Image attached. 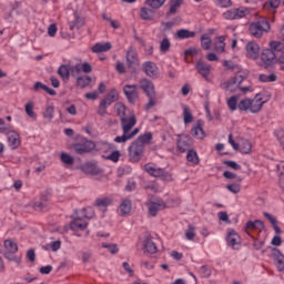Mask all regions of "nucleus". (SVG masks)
I'll return each instance as SVG.
<instances>
[{
	"label": "nucleus",
	"instance_id": "nucleus-1",
	"mask_svg": "<svg viewBox=\"0 0 284 284\" xmlns=\"http://www.w3.org/2000/svg\"><path fill=\"white\" fill-rule=\"evenodd\" d=\"M118 114L120 116L122 132L124 134H132L134 132L132 129L136 125V115L134 113L128 115V108L123 104L118 108Z\"/></svg>",
	"mask_w": 284,
	"mask_h": 284
},
{
	"label": "nucleus",
	"instance_id": "nucleus-2",
	"mask_svg": "<svg viewBox=\"0 0 284 284\" xmlns=\"http://www.w3.org/2000/svg\"><path fill=\"white\" fill-rule=\"evenodd\" d=\"M245 79H247V74L239 71L234 78L225 83V90H227V92H237V90L244 93L252 92V87H241V83H243Z\"/></svg>",
	"mask_w": 284,
	"mask_h": 284
},
{
	"label": "nucleus",
	"instance_id": "nucleus-3",
	"mask_svg": "<svg viewBox=\"0 0 284 284\" xmlns=\"http://www.w3.org/2000/svg\"><path fill=\"white\" fill-rule=\"evenodd\" d=\"M272 30V26L270 24V20L267 18L262 17L257 21L252 22L248 27V32L255 39H261L264 32H270Z\"/></svg>",
	"mask_w": 284,
	"mask_h": 284
},
{
	"label": "nucleus",
	"instance_id": "nucleus-4",
	"mask_svg": "<svg viewBox=\"0 0 284 284\" xmlns=\"http://www.w3.org/2000/svg\"><path fill=\"white\" fill-rule=\"evenodd\" d=\"M4 250H6L3 253L4 258H7L8 261H12L18 265L21 263V257L14 255L17 254V252H19V246L14 243V241L6 240Z\"/></svg>",
	"mask_w": 284,
	"mask_h": 284
},
{
	"label": "nucleus",
	"instance_id": "nucleus-5",
	"mask_svg": "<svg viewBox=\"0 0 284 284\" xmlns=\"http://www.w3.org/2000/svg\"><path fill=\"white\" fill-rule=\"evenodd\" d=\"M247 14H250V8L241 7L226 10L222 13V17L226 21H236L239 19H245Z\"/></svg>",
	"mask_w": 284,
	"mask_h": 284
},
{
	"label": "nucleus",
	"instance_id": "nucleus-6",
	"mask_svg": "<svg viewBox=\"0 0 284 284\" xmlns=\"http://www.w3.org/2000/svg\"><path fill=\"white\" fill-rule=\"evenodd\" d=\"M144 170L150 176L160 178L162 181H172V175L170 173L154 164H145Z\"/></svg>",
	"mask_w": 284,
	"mask_h": 284
},
{
	"label": "nucleus",
	"instance_id": "nucleus-7",
	"mask_svg": "<svg viewBox=\"0 0 284 284\" xmlns=\"http://www.w3.org/2000/svg\"><path fill=\"white\" fill-rule=\"evenodd\" d=\"M139 85L136 84H126L123 88V92L125 94L126 100L131 105H134L136 101H139V91H138Z\"/></svg>",
	"mask_w": 284,
	"mask_h": 284
},
{
	"label": "nucleus",
	"instance_id": "nucleus-8",
	"mask_svg": "<svg viewBox=\"0 0 284 284\" xmlns=\"http://www.w3.org/2000/svg\"><path fill=\"white\" fill-rule=\"evenodd\" d=\"M243 230L247 236H252V233L250 232H263V230H265V223H263L261 220H250L246 222Z\"/></svg>",
	"mask_w": 284,
	"mask_h": 284
},
{
	"label": "nucleus",
	"instance_id": "nucleus-9",
	"mask_svg": "<svg viewBox=\"0 0 284 284\" xmlns=\"http://www.w3.org/2000/svg\"><path fill=\"white\" fill-rule=\"evenodd\" d=\"M146 207H148L149 214L151 216H156V214H159V212H161V210H165L166 205L163 200L155 199V200L149 201L146 203Z\"/></svg>",
	"mask_w": 284,
	"mask_h": 284
},
{
	"label": "nucleus",
	"instance_id": "nucleus-10",
	"mask_svg": "<svg viewBox=\"0 0 284 284\" xmlns=\"http://www.w3.org/2000/svg\"><path fill=\"white\" fill-rule=\"evenodd\" d=\"M97 148V145L94 144V142L87 140L82 143H75L73 145V150L75 152V154H88L90 152H92V150H94Z\"/></svg>",
	"mask_w": 284,
	"mask_h": 284
},
{
	"label": "nucleus",
	"instance_id": "nucleus-11",
	"mask_svg": "<svg viewBox=\"0 0 284 284\" xmlns=\"http://www.w3.org/2000/svg\"><path fill=\"white\" fill-rule=\"evenodd\" d=\"M143 150H145V146L138 144V142H133L129 148V156L131 161H134L135 163L141 161V158L143 156Z\"/></svg>",
	"mask_w": 284,
	"mask_h": 284
},
{
	"label": "nucleus",
	"instance_id": "nucleus-12",
	"mask_svg": "<svg viewBox=\"0 0 284 284\" xmlns=\"http://www.w3.org/2000/svg\"><path fill=\"white\" fill-rule=\"evenodd\" d=\"M263 105H265V101H263L261 94H256L253 99H250L248 112L252 114H258V112L263 110Z\"/></svg>",
	"mask_w": 284,
	"mask_h": 284
},
{
	"label": "nucleus",
	"instance_id": "nucleus-13",
	"mask_svg": "<svg viewBox=\"0 0 284 284\" xmlns=\"http://www.w3.org/2000/svg\"><path fill=\"white\" fill-rule=\"evenodd\" d=\"M88 227V220L84 217H81L78 213V216L74 217L70 223V229L72 232H83V230H87Z\"/></svg>",
	"mask_w": 284,
	"mask_h": 284
},
{
	"label": "nucleus",
	"instance_id": "nucleus-14",
	"mask_svg": "<svg viewBox=\"0 0 284 284\" xmlns=\"http://www.w3.org/2000/svg\"><path fill=\"white\" fill-rule=\"evenodd\" d=\"M83 72L84 74H90L92 72V64L90 62L77 63L71 68V75L79 77Z\"/></svg>",
	"mask_w": 284,
	"mask_h": 284
},
{
	"label": "nucleus",
	"instance_id": "nucleus-15",
	"mask_svg": "<svg viewBox=\"0 0 284 284\" xmlns=\"http://www.w3.org/2000/svg\"><path fill=\"white\" fill-rule=\"evenodd\" d=\"M226 243L232 250H239L241 247V236L236 231L232 230L227 233Z\"/></svg>",
	"mask_w": 284,
	"mask_h": 284
},
{
	"label": "nucleus",
	"instance_id": "nucleus-16",
	"mask_svg": "<svg viewBox=\"0 0 284 284\" xmlns=\"http://www.w3.org/2000/svg\"><path fill=\"white\" fill-rule=\"evenodd\" d=\"M271 257L274 261L278 272H284V255L278 248H272Z\"/></svg>",
	"mask_w": 284,
	"mask_h": 284
},
{
	"label": "nucleus",
	"instance_id": "nucleus-17",
	"mask_svg": "<svg viewBox=\"0 0 284 284\" xmlns=\"http://www.w3.org/2000/svg\"><path fill=\"white\" fill-rule=\"evenodd\" d=\"M7 139L11 150H17L21 145V135L17 131H8Z\"/></svg>",
	"mask_w": 284,
	"mask_h": 284
},
{
	"label": "nucleus",
	"instance_id": "nucleus-18",
	"mask_svg": "<svg viewBox=\"0 0 284 284\" xmlns=\"http://www.w3.org/2000/svg\"><path fill=\"white\" fill-rule=\"evenodd\" d=\"M204 125L205 122H203V120H197L192 126L191 134L195 139L203 140V138L205 136V130H203Z\"/></svg>",
	"mask_w": 284,
	"mask_h": 284
},
{
	"label": "nucleus",
	"instance_id": "nucleus-19",
	"mask_svg": "<svg viewBox=\"0 0 284 284\" xmlns=\"http://www.w3.org/2000/svg\"><path fill=\"white\" fill-rule=\"evenodd\" d=\"M126 64L128 68L132 70H136L139 68V57L136 55V51L130 48L126 52Z\"/></svg>",
	"mask_w": 284,
	"mask_h": 284
},
{
	"label": "nucleus",
	"instance_id": "nucleus-20",
	"mask_svg": "<svg viewBox=\"0 0 284 284\" xmlns=\"http://www.w3.org/2000/svg\"><path fill=\"white\" fill-rule=\"evenodd\" d=\"M261 59L265 65H274L276 63V54L271 49H264L261 54Z\"/></svg>",
	"mask_w": 284,
	"mask_h": 284
},
{
	"label": "nucleus",
	"instance_id": "nucleus-21",
	"mask_svg": "<svg viewBox=\"0 0 284 284\" xmlns=\"http://www.w3.org/2000/svg\"><path fill=\"white\" fill-rule=\"evenodd\" d=\"M139 89L143 90V92L146 94V97L156 94V91H154V83H152V81H150L148 79L140 80Z\"/></svg>",
	"mask_w": 284,
	"mask_h": 284
},
{
	"label": "nucleus",
	"instance_id": "nucleus-22",
	"mask_svg": "<svg viewBox=\"0 0 284 284\" xmlns=\"http://www.w3.org/2000/svg\"><path fill=\"white\" fill-rule=\"evenodd\" d=\"M246 52L250 59H258V54H261V48L256 42H248L246 44Z\"/></svg>",
	"mask_w": 284,
	"mask_h": 284
},
{
	"label": "nucleus",
	"instance_id": "nucleus-23",
	"mask_svg": "<svg viewBox=\"0 0 284 284\" xmlns=\"http://www.w3.org/2000/svg\"><path fill=\"white\" fill-rule=\"evenodd\" d=\"M140 130L139 128H135L130 134L123 132L122 135H118L114 138V143H128V141L134 139L136 134H139Z\"/></svg>",
	"mask_w": 284,
	"mask_h": 284
},
{
	"label": "nucleus",
	"instance_id": "nucleus-24",
	"mask_svg": "<svg viewBox=\"0 0 284 284\" xmlns=\"http://www.w3.org/2000/svg\"><path fill=\"white\" fill-rule=\"evenodd\" d=\"M195 68L199 72V74H201V77H203V79H207V77H210L212 65L200 60V61H197Z\"/></svg>",
	"mask_w": 284,
	"mask_h": 284
},
{
	"label": "nucleus",
	"instance_id": "nucleus-25",
	"mask_svg": "<svg viewBox=\"0 0 284 284\" xmlns=\"http://www.w3.org/2000/svg\"><path fill=\"white\" fill-rule=\"evenodd\" d=\"M110 50H112V43L110 42H98L91 48V51L94 54H101V52H110Z\"/></svg>",
	"mask_w": 284,
	"mask_h": 284
},
{
	"label": "nucleus",
	"instance_id": "nucleus-26",
	"mask_svg": "<svg viewBox=\"0 0 284 284\" xmlns=\"http://www.w3.org/2000/svg\"><path fill=\"white\" fill-rule=\"evenodd\" d=\"M143 70L146 74V77H156L159 74V68L156 67V63L154 62H144L143 63Z\"/></svg>",
	"mask_w": 284,
	"mask_h": 284
},
{
	"label": "nucleus",
	"instance_id": "nucleus-27",
	"mask_svg": "<svg viewBox=\"0 0 284 284\" xmlns=\"http://www.w3.org/2000/svg\"><path fill=\"white\" fill-rule=\"evenodd\" d=\"M118 100H119V91H116V89H112L102 100V102L105 103L106 105H112V103H114V101H118Z\"/></svg>",
	"mask_w": 284,
	"mask_h": 284
},
{
	"label": "nucleus",
	"instance_id": "nucleus-28",
	"mask_svg": "<svg viewBox=\"0 0 284 284\" xmlns=\"http://www.w3.org/2000/svg\"><path fill=\"white\" fill-rule=\"evenodd\" d=\"M183 122L184 125H190L194 121V115L192 114V110L187 105H183Z\"/></svg>",
	"mask_w": 284,
	"mask_h": 284
},
{
	"label": "nucleus",
	"instance_id": "nucleus-29",
	"mask_svg": "<svg viewBox=\"0 0 284 284\" xmlns=\"http://www.w3.org/2000/svg\"><path fill=\"white\" fill-rule=\"evenodd\" d=\"M153 135L151 132H146L138 138V143L139 145H142V148H145V145H150L152 143Z\"/></svg>",
	"mask_w": 284,
	"mask_h": 284
},
{
	"label": "nucleus",
	"instance_id": "nucleus-30",
	"mask_svg": "<svg viewBox=\"0 0 284 284\" xmlns=\"http://www.w3.org/2000/svg\"><path fill=\"white\" fill-rule=\"evenodd\" d=\"M140 17L143 21H152L154 19V11L150 8L143 7L140 9Z\"/></svg>",
	"mask_w": 284,
	"mask_h": 284
},
{
	"label": "nucleus",
	"instance_id": "nucleus-31",
	"mask_svg": "<svg viewBox=\"0 0 284 284\" xmlns=\"http://www.w3.org/2000/svg\"><path fill=\"white\" fill-rule=\"evenodd\" d=\"M186 161L192 163V165H199L201 160L199 159V153L195 150H187L186 152Z\"/></svg>",
	"mask_w": 284,
	"mask_h": 284
},
{
	"label": "nucleus",
	"instance_id": "nucleus-32",
	"mask_svg": "<svg viewBox=\"0 0 284 284\" xmlns=\"http://www.w3.org/2000/svg\"><path fill=\"white\" fill-rule=\"evenodd\" d=\"M82 219H85L88 221L89 219H93L94 216V209L92 206H87L79 211L78 213Z\"/></svg>",
	"mask_w": 284,
	"mask_h": 284
},
{
	"label": "nucleus",
	"instance_id": "nucleus-33",
	"mask_svg": "<svg viewBox=\"0 0 284 284\" xmlns=\"http://www.w3.org/2000/svg\"><path fill=\"white\" fill-rule=\"evenodd\" d=\"M70 72H72V69L70 70V68L65 64H62L58 70V74L61 77V79H63V81L70 80Z\"/></svg>",
	"mask_w": 284,
	"mask_h": 284
},
{
	"label": "nucleus",
	"instance_id": "nucleus-34",
	"mask_svg": "<svg viewBox=\"0 0 284 284\" xmlns=\"http://www.w3.org/2000/svg\"><path fill=\"white\" fill-rule=\"evenodd\" d=\"M82 172H84V174H99V168L95 166L94 163H87L82 165Z\"/></svg>",
	"mask_w": 284,
	"mask_h": 284
},
{
	"label": "nucleus",
	"instance_id": "nucleus-35",
	"mask_svg": "<svg viewBox=\"0 0 284 284\" xmlns=\"http://www.w3.org/2000/svg\"><path fill=\"white\" fill-rule=\"evenodd\" d=\"M92 83V78L90 75H81L77 78V85L79 88H88Z\"/></svg>",
	"mask_w": 284,
	"mask_h": 284
},
{
	"label": "nucleus",
	"instance_id": "nucleus-36",
	"mask_svg": "<svg viewBox=\"0 0 284 284\" xmlns=\"http://www.w3.org/2000/svg\"><path fill=\"white\" fill-rule=\"evenodd\" d=\"M120 212L122 215L125 214H130V212H132V201L130 200H124L121 204H120Z\"/></svg>",
	"mask_w": 284,
	"mask_h": 284
},
{
	"label": "nucleus",
	"instance_id": "nucleus-37",
	"mask_svg": "<svg viewBox=\"0 0 284 284\" xmlns=\"http://www.w3.org/2000/svg\"><path fill=\"white\" fill-rule=\"evenodd\" d=\"M144 252H148L149 254H156V244L152 240H146L144 242Z\"/></svg>",
	"mask_w": 284,
	"mask_h": 284
},
{
	"label": "nucleus",
	"instance_id": "nucleus-38",
	"mask_svg": "<svg viewBox=\"0 0 284 284\" xmlns=\"http://www.w3.org/2000/svg\"><path fill=\"white\" fill-rule=\"evenodd\" d=\"M178 11H179V0H171L169 3V11L166 12L168 19L174 16V13Z\"/></svg>",
	"mask_w": 284,
	"mask_h": 284
},
{
	"label": "nucleus",
	"instance_id": "nucleus-39",
	"mask_svg": "<svg viewBox=\"0 0 284 284\" xmlns=\"http://www.w3.org/2000/svg\"><path fill=\"white\" fill-rule=\"evenodd\" d=\"M149 99V102L144 105V110L148 112L152 110L159 103V100L156 99V93H153L151 95H146Z\"/></svg>",
	"mask_w": 284,
	"mask_h": 284
},
{
	"label": "nucleus",
	"instance_id": "nucleus-40",
	"mask_svg": "<svg viewBox=\"0 0 284 284\" xmlns=\"http://www.w3.org/2000/svg\"><path fill=\"white\" fill-rule=\"evenodd\" d=\"M199 274L202 278H210L212 276V267L210 265H202L199 268Z\"/></svg>",
	"mask_w": 284,
	"mask_h": 284
},
{
	"label": "nucleus",
	"instance_id": "nucleus-41",
	"mask_svg": "<svg viewBox=\"0 0 284 284\" xmlns=\"http://www.w3.org/2000/svg\"><path fill=\"white\" fill-rule=\"evenodd\" d=\"M24 112L30 119H37V113L34 112V102H28L24 105Z\"/></svg>",
	"mask_w": 284,
	"mask_h": 284
},
{
	"label": "nucleus",
	"instance_id": "nucleus-42",
	"mask_svg": "<svg viewBox=\"0 0 284 284\" xmlns=\"http://www.w3.org/2000/svg\"><path fill=\"white\" fill-rule=\"evenodd\" d=\"M196 37V32L190 31L187 29L179 30V39H194Z\"/></svg>",
	"mask_w": 284,
	"mask_h": 284
},
{
	"label": "nucleus",
	"instance_id": "nucleus-43",
	"mask_svg": "<svg viewBox=\"0 0 284 284\" xmlns=\"http://www.w3.org/2000/svg\"><path fill=\"white\" fill-rule=\"evenodd\" d=\"M166 0H146V6L149 8H152L153 10H159V8H162V6L165 4Z\"/></svg>",
	"mask_w": 284,
	"mask_h": 284
},
{
	"label": "nucleus",
	"instance_id": "nucleus-44",
	"mask_svg": "<svg viewBox=\"0 0 284 284\" xmlns=\"http://www.w3.org/2000/svg\"><path fill=\"white\" fill-rule=\"evenodd\" d=\"M111 204H112V200L110 197H102L95 201V205L98 207H101L103 211H105L108 205H111Z\"/></svg>",
	"mask_w": 284,
	"mask_h": 284
},
{
	"label": "nucleus",
	"instance_id": "nucleus-45",
	"mask_svg": "<svg viewBox=\"0 0 284 284\" xmlns=\"http://www.w3.org/2000/svg\"><path fill=\"white\" fill-rule=\"evenodd\" d=\"M237 109L240 112H250V98L242 99L237 104Z\"/></svg>",
	"mask_w": 284,
	"mask_h": 284
},
{
	"label": "nucleus",
	"instance_id": "nucleus-46",
	"mask_svg": "<svg viewBox=\"0 0 284 284\" xmlns=\"http://www.w3.org/2000/svg\"><path fill=\"white\" fill-rule=\"evenodd\" d=\"M201 45L203 50H210V48H212V38L207 34H203L201 37Z\"/></svg>",
	"mask_w": 284,
	"mask_h": 284
},
{
	"label": "nucleus",
	"instance_id": "nucleus-47",
	"mask_svg": "<svg viewBox=\"0 0 284 284\" xmlns=\"http://www.w3.org/2000/svg\"><path fill=\"white\" fill-rule=\"evenodd\" d=\"M195 237H196V227L190 224L187 226V230L185 231V239L187 241H194Z\"/></svg>",
	"mask_w": 284,
	"mask_h": 284
},
{
	"label": "nucleus",
	"instance_id": "nucleus-48",
	"mask_svg": "<svg viewBox=\"0 0 284 284\" xmlns=\"http://www.w3.org/2000/svg\"><path fill=\"white\" fill-rule=\"evenodd\" d=\"M102 19L104 21H108L110 23L111 28H113L114 30H119V28H121V23H119V21H116V20H112V18H110V16H108V13H103Z\"/></svg>",
	"mask_w": 284,
	"mask_h": 284
},
{
	"label": "nucleus",
	"instance_id": "nucleus-49",
	"mask_svg": "<svg viewBox=\"0 0 284 284\" xmlns=\"http://www.w3.org/2000/svg\"><path fill=\"white\" fill-rule=\"evenodd\" d=\"M239 150L242 154H250L252 152V143H250V141H244L239 146Z\"/></svg>",
	"mask_w": 284,
	"mask_h": 284
},
{
	"label": "nucleus",
	"instance_id": "nucleus-50",
	"mask_svg": "<svg viewBox=\"0 0 284 284\" xmlns=\"http://www.w3.org/2000/svg\"><path fill=\"white\" fill-rule=\"evenodd\" d=\"M280 6H281V0H267L264 3V9L270 10V8H272V10H276L278 9Z\"/></svg>",
	"mask_w": 284,
	"mask_h": 284
},
{
	"label": "nucleus",
	"instance_id": "nucleus-51",
	"mask_svg": "<svg viewBox=\"0 0 284 284\" xmlns=\"http://www.w3.org/2000/svg\"><path fill=\"white\" fill-rule=\"evenodd\" d=\"M270 50H272L273 52H283L284 50V44L282 42L278 41H271L270 42Z\"/></svg>",
	"mask_w": 284,
	"mask_h": 284
},
{
	"label": "nucleus",
	"instance_id": "nucleus-52",
	"mask_svg": "<svg viewBox=\"0 0 284 284\" xmlns=\"http://www.w3.org/2000/svg\"><path fill=\"white\" fill-rule=\"evenodd\" d=\"M213 2L217 8H232L233 6L232 0H213Z\"/></svg>",
	"mask_w": 284,
	"mask_h": 284
},
{
	"label": "nucleus",
	"instance_id": "nucleus-53",
	"mask_svg": "<svg viewBox=\"0 0 284 284\" xmlns=\"http://www.w3.org/2000/svg\"><path fill=\"white\" fill-rule=\"evenodd\" d=\"M237 101H239V97H236V95H233L227 100V105H229L230 110L234 111V110H236V108H239Z\"/></svg>",
	"mask_w": 284,
	"mask_h": 284
},
{
	"label": "nucleus",
	"instance_id": "nucleus-54",
	"mask_svg": "<svg viewBox=\"0 0 284 284\" xmlns=\"http://www.w3.org/2000/svg\"><path fill=\"white\" fill-rule=\"evenodd\" d=\"M43 116L44 119H48V121H52V119H54V106H47Z\"/></svg>",
	"mask_w": 284,
	"mask_h": 284
},
{
	"label": "nucleus",
	"instance_id": "nucleus-55",
	"mask_svg": "<svg viewBox=\"0 0 284 284\" xmlns=\"http://www.w3.org/2000/svg\"><path fill=\"white\" fill-rule=\"evenodd\" d=\"M102 247L108 250L110 252V254H118L119 253V246L116 244L102 243Z\"/></svg>",
	"mask_w": 284,
	"mask_h": 284
},
{
	"label": "nucleus",
	"instance_id": "nucleus-56",
	"mask_svg": "<svg viewBox=\"0 0 284 284\" xmlns=\"http://www.w3.org/2000/svg\"><path fill=\"white\" fill-rule=\"evenodd\" d=\"M60 159L62 163H65V165H72L74 163V158L68 153H62Z\"/></svg>",
	"mask_w": 284,
	"mask_h": 284
},
{
	"label": "nucleus",
	"instance_id": "nucleus-57",
	"mask_svg": "<svg viewBox=\"0 0 284 284\" xmlns=\"http://www.w3.org/2000/svg\"><path fill=\"white\" fill-rule=\"evenodd\" d=\"M160 50H161V52H168V50H170V40L168 38H164L161 41Z\"/></svg>",
	"mask_w": 284,
	"mask_h": 284
},
{
	"label": "nucleus",
	"instance_id": "nucleus-58",
	"mask_svg": "<svg viewBox=\"0 0 284 284\" xmlns=\"http://www.w3.org/2000/svg\"><path fill=\"white\" fill-rule=\"evenodd\" d=\"M109 161H112L113 163H119V159H121V152L113 151L109 156Z\"/></svg>",
	"mask_w": 284,
	"mask_h": 284
},
{
	"label": "nucleus",
	"instance_id": "nucleus-59",
	"mask_svg": "<svg viewBox=\"0 0 284 284\" xmlns=\"http://www.w3.org/2000/svg\"><path fill=\"white\" fill-rule=\"evenodd\" d=\"M226 190H229V192H232L233 194H239V192H241V185L240 184H229L226 186Z\"/></svg>",
	"mask_w": 284,
	"mask_h": 284
},
{
	"label": "nucleus",
	"instance_id": "nucleus-60",
	"mask_svg": "<svg viewBox=\"0 0 284 284\" xmlns=\"http://www.w3.org/2000/svg\"><path fill=\"white\" fill-rule=\"evenodd\" d=\"M141 267H143L144 270H154V262L148 261V260H142Z\"/></svg>",
	"mask_w": 284,
	"mask_h": 284
},
{
	"label": "nucleus",
	"instance_id": "nucleus-61",
	"mask_svg": "<svg viewBox=\"0 0 284 284\" xmlns=\"http://www.w3.org/2000/svg\"><path fill=\"white\" fill-rule=\"evenodd\" d=\"M223 65L226 70H236V68H239V65H236L232 60H224Z\"/></svg>",
	"mask_w": 284,
	"mask_h": 284
},
{
	"label": "nucleus",
	"instance_id": "nucleus-62",
	"mask_svg": "<svg viewBox=\"0 0 284 284\" xmlns=\"http://www.w3.org/2000/svg\"><path fill=\"white\" fill-rule=\"evenodd\" d=\"M27 258L31 263H34V261H37V253H34V248H30L27 251Z\"/></svg>",
	"mask_w": 284,
	"mask_h": 284
},
{
	"label": "nucleus",
	"instance_id": "nucleus-63",
	"mask_svg": "<svg viewBox=\"0 0 284 284\" xmlns=\"http://www.w3.org/2000/svg\"><path fill=\"white\" fill-rule=\"evenodd\" d=\"M49 247H51L52 252H59L61 250V241H53L49 244Z\"/></svg>",
	"mask_w": 284,
	"mask_h": 284
},
{
	"label": "nucleus",
	"instance_id": "nucleus-64",
	"mask_svg": "<svg viewBox=\"0 0 284 284\" xmlns=\"http://www.w3.org/2000/svg\"><path fill=\"white\" fill-rule=\"evenodd\" d=\"M108 105L105 102L101 101L100 106L98 109V113L100 114V116H103L105 114V112H108Z\"/></svg>",
	"mask_w": 284,
	"mask_h": 284
}]
</instances>
